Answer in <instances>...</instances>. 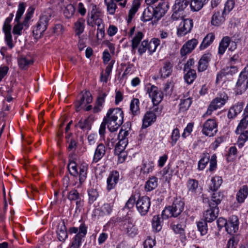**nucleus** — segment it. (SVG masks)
<instances>
[{
  "label": "nucleus",
  "instance_id": "obj_1",
  "mask_svg": "<svg viewBox=\"0 0 248 248\" xmlns=\"http://www.w3.org/2000/svg\"><path fill=\"white\" fill-rule=\"evenodd\" d=\"M104 121L111 132L116 131L124 121V113L121 108H110L108 111Z\"/></svg>",
  "mask_w": 248,
  "mask_h": 248
},
{
  "label": "nucleus",
  "instance_id": "obj_2",
  "mask_svg": "<svg viewBox=\"0 0 248 248\" xmlns=\"http://www.w3.org/2000/svg\"><path fill=\"white\" fill-rule=\"evenodd\" d=\"M68 169L70 174L74 177L79 176V180L80 184H82L85 180L87 177V171L88 166L86 164H82L79 167V171H78L77 165L75 161H70L68 165Z\"/></svg>",
  "mask_w": 248,
  "mask_h": 248
},
{
  "label": "nucleus",
  "instance_id": "obj_3",
  "mask_svg": "<svg viewBox=\"0 0 248 248\" xmlns=\"http://www.w3.org/2000/svg\"><path fill=\"white\" fill-rule=\"evenodd\" d=\"M184 202L180 199L175 200L171 206L165 208L162 212V215L167 217H176L179 216L184 210Z\"/></svg>",
  "mask_w": 248,
  "mask_h": 248
},
{
  "label": "nucleus",
  "instance_id": "obj_4",
  "mask_svg": "<svg viewBox=\"0 0 248 248\" xmlns=\"http://www.w3.org/2000/svg\"><path fill=\"white\" fill-rule=\"evenodd\" d=\"M121 226L122 231L130 237H133L138 233V229L129 217H126L121 221Z\"/></svg>",
  "mask_w": 248,
  "mask_h": 248
},
{
  "label": "nucleus",
  "instance_id": "obj_5",
  "mask_svg": "<svg viewBox=\"0 0 248 248\" xmlns=\"http://www.w3.org/2000/svg\"><path fill=\"white\" fill-rule=\"evenodd\" d=\"M228 100L226 93H223L220 94L219 97H216L210 103L206 113L210 115L212 112L224 105Z\"/></svg>",
  "mask_w": 248,
  "mask_h": 248
},
{
  "label": "nucleus",
  "instance_id": "obj_6",
  "mask_svg": "<svg viewBox=\"0 0 248 248\" xmlns=\"http://www.w3.org/2000/svg\"><path fill=\"white\" fill-rule=\"evenodd\" d=\"M136 207L141 216L148 213L151 205L150 199L147 196L140 198L136 202Z\"/></svg>",
  "mask_w": 248,
  "mask_h": 248
},
{
  "label": "nucleus",
  "instance_id": "obj_7",
  "mask_svg": "<svg viewBox=\"0 0 248 248\" xmlns=\"http://www.w3.org/2000/svg\"><path fill=\"white\" fill-rule=\"evenodd\" d=\"M182 20L177 29V34L178 36H184L190 32L193 27V21L189 18L184 19L183 17H181Z\"/></svg>",
  "mask_w": 248,
  "mask_h": 248
},
{
  "label": "nucleus",
  "instance_id": "obj_8",
  "mask_svg": "<svg viewBox=\"0 0 248 248\" xmlns=\"http://www.w3.org/2000/svg\"><path fill=\"white\" fill-rule=\"evenodd\" d=\"M236 87L240 92H244L248 88V67L245 68L240 74Z\"/></svg>",
  "mask_w": 248,
  "mask_h": 248
},
{
  "label": "nucleus",
  "instance_id": "obj_9",
  "mask_svg": "<svg viewBox=\"0 0 248 248\" xmlns=\"http://www.w3.org/2000/svg\"><path fill=\"white\" fill-rule=\"evenodd\" d=\"M217 124L213 119H208L203 126V134L209 137L213 136L217 132Z\"/></svg>",
  "mask_w": 248,
  "mask_h": 248
},
{
  "label": "nucleus",
  "instance_id": "obj_10",
  "mask_svg": "<svg viewBox=\"0 0 248 248\" xmlns=\"http://www.w3.org/2000/svg\"><path fill=\"white\" fill-rule=\"evenodd\" d=\"M214 193L212 195L211 200L207 198L203 199V202L205 203L207 202L208 205L218 207V205L220 203L223 198V194L220 191H213Z\"/></svg>",
  "mask_w": 248,
  "mask_h": 248
},
{
  "label": "nucleus",
  "instance_id": "obj_11",
  "mask_svg": "<svg viewBox=\"0 0 248 248\" xmlns=\"http://www.w3.org/2000/svg\"><path fill=\"white\" fill-rule=\"evenodd\" d=\"M238 218L236 216L231 217L227 222L225 227L226 231L230 234H233L238 230Z\"/></svg>",
  "mask_w": 248,
  "mask_h": 248
},
{
  "label": "nucleus",
  "instance_id": "obj_12",
  "mask_svg": "<svg viewBox=\"0 0 248 248\" xmlns=\"http://www.w3.org/2000/svg\"><path fill=\"white\" fill-rule=\"evenodd\" d=\"M208 206L209 208L203 214V217L205 220L208 222H211L217 218L219 210L218 207L211 205H208Z\"/></svg>",
  "mask_w": 248,
  "mask_h": 248
},
{
  "label": "nucleus",
  "instance_id": "obj_13",
  "mask_svg": "<svg viewBox=\"0 0 248 248\" xmlns=\"http://www.w3.org/2000/svg\"><path fill=\"white\" fill-rule=\"evenodd\" d=\"M148 93L150 97L152 98L154 105H157L162 100L163 93L159 91L156 87L152 86Z\"/></svg>",
  "mask_w": 248,
  "mask_h": 248
},
{
  "label": "nucleus",
  "instance_id": "obj_14",
  "mask_svg": "<svg viewBox=\"0 0 248 248\" xmlns=\"http://www.w3.org/2000/svg\"><path fill=\"white\" fill-rule=\"evenodd\" d=\"M169 9V4L167 2L163 1L159 3L155 10V20H158L160 19L166 13Z\"/></svg>",
  "mask_w": 248,
  "mask_h": 248
},
{
  "label": "nucleus",
  "instance_id": "obj_15",
  "mask_svg": "<svg viewBox=\"0 0 248 248\" xmlns=\"http://www.w3.org/2000/svg\"><path fill=\"white\" fill-rule=\"evenodd\" d=\"M11 26L10 24L4 23L3 27V31L5 34V41L8 47L12 49L14 46L13 42L12 36L11 33Z\"/></svg>",
  "mask_w": 248,
  "mask_h": 248
},
{
  "label": "nucleus",
  "instance_id": "obj_16",
  "mask_svg": "<svg viewBox=\"0 0 248 248\" xmlns=\"http://www.w3.org/2000/svg\"><path fill=\"white\" fill-rule=\"evenodd\" d=\"M211 55L210 53H206L202 56L198 62V72H203L207 69L211 60Z\"/></svg>",
  "mask_w": 248,
  "mask_h": 248
},
{
  "label": "nucleus",
  "instance_id": "obj_17",
  "mask_svg": "<svg viewBox=\"0 0 248 248\" xmlns=\"http://www.w3.org/2000/svg\"><path fill=\"white\" fill-rule=\"evenodd\" d=\"M119 179V173L117 171H113L107 179V189L110 190L114 188Z\"/></svg>",
  "mask_w": 248,
  "mask_h": 248
},
{
  "label": "nucleus",
  "instance_id": "obj_18",
  "mask_svg": "<svg viewBox=\"0 0 248 248\" xmlns=\"http://www.w3.org/2000/svg\"><path fill=\"white\" fill-rule=\"evenodd\" d=\"M197 44L198 40L196 39H192L187 41L181 49V55L185 56L190 53L195 48Z\"/></svg>",
  "mask_w": 248,
  "mask_h": 248
},
{
  "label": "nucleus",
  "instance_id": "obj_19",
  "mask_svg": "<svg viewBox=\"0 0 248 248\" xmlns=\"http://www.w3.org/2000/svg\"><path fill=\"white\" fill-rule=\"evenodd\" d=\"M189 1L190 0H176L173 6L174 13L172 15V17L174 19L175 14L178 12L185 10L189 4Z\"/></svg>",
  "mask_w": 248,
  "mask_h": 248
},
{
  "label": "nucleus",
  "instance_id": "obj_20",
  "mask_svg": "<svg viewBox=\"0 0 248 248\" xmlns=\"http://www.w3.org/2000/svg\"><path fill=\"white\" fill-rule=\"evenodd\" d=\"M57 233L58 238L60 241L64 242L67 238L68 234L64 220H61L58 223Z\"/></svg>",
  "mask_w": 248,
  "mask_h": 248
},
{
  "label": "nucleus",
  "instance_id": "obj_21",
  "mask_svg": "<svg viewBox=\"0 0 248 248\" xmlns=\"http://www.w3.org/2000/svg\"><path fill=\"white\" fill-rule=\"evenodd\" d=\"M101 13L100 10L96 8L95 5L93 6V9L90 13V16L88 18L87 22L89 26L94 27L95 20L101 19Z\"/></svg>",
  "mask_w": 248,
  "mask_h": 248
},
{
  "label": "nucleus",
  "instance_id": "obj_22",
  "mask_svg": "<svg viewBox=\"0 0 248 248\" xmlns=\"http://www.w3.org/2000/svg\"><path fill=\"white\" fill-rule=\"evenodd\" d=\"M172 72V64L170 62L164 63L163 66L159 71V74L161 78H166L169 77Z\"/></svg>",
  "mask_w": 248,
  "mask_h": 248
},
{
  "label": "nucleus",
  "instance_id": "obj_23",
  "mask_svg": "<svg viewBox=\"0 0 248 248\" xmlns=\"http://www.w3.org/2000/svg\"><path fill=\"white\" fill-rule=\"evenodd\" d=\"M106 152V147L102 143L98 144L95 149L93 158V162H97L105 155Z\"/></svg>",
  "mask_w": 248,
  "mask_h": 248
},
{
  "label": "nucleus",
  "instance_id": "obj_24",
  "mask_svg": "<svg viewBox=\"0 0 248 248\" xmlns=\"http://www.w3.org/2000/svg\"><path fill=\"white\" fill-rule=\"evenodd\" d=\"M154 19L155 22L157 20H155V13L154 8L152 6L146 8L143 12L141 20L144 22Z\"/></svg>",
  "mask_w": 248,
  "mask_h": 248
},
{
  "label": "nucleus",
  "instance_id": "obj_25",
  "mask_svg": "<svg viewBox=\"0 0 248 248\" xmlns=\"http://www.w3.org/2000/svg\"><path fill=\"white\" fill-rule=\"evenodd\" d=\"M156 119L155 114L151 111L147 112L143 119L142 127L146 128L151 125Z\"/></svg>",
  "mask_w": 248,
  "mask_h": 248
},
{
  "label": "nucleus",
  "instance_id": "obj_26",
  "mask_svg": "<svg viewBox=\"0 0 248 248\" xmlns=\"http://www.w3.org/2000/svg\"><path fill=\"white\" fill-rule=\"evenodd\" d=\"M248 195V187L247 185L243 186L236 194V199L238 202L242 203Z\"/></svg>",
  "mask_w": 248,
  "mask_h": 248
},
{
  "label": "nucleus",
  "instance_id": "obj_27",
  "mask_svg": "<svg viewBox=\"0 0 248 248\" xmlns=\"http://www.w3.org/2000/svg\"><path fill=\"white\" fill-rule=\"evenodd\" d=\"M208 0H191L190 7L193 11H198L206 3Z\"/></svg>",
  "mask_w": 248,
  "mask_h": 248
},
{
  "label": "nucleus",
  "instance_id": "obj_28",
  "mask_svg": "<svg viewBox=\"0 0 248 248\" xmlns=\"http://www.w3.org/2000/svg\"><path fill=\"white\" fill-rule=\"evenodd\" d=\"M243 106L241 104H238L231 107L229 110L228 117L229 119H233L239 114L242 110Z\"/></svg>",
  "mask_w": 248,
  "mask_h": 248
},
{
  "label": "nucleus",
  "instance_id": "obj_29",
  "mask_svg": "<svg viewBox=\"0 0 248 248\" xmlns=\"http://www.w3.org/2000/svg\"><path fill=\"white\" fill-rule=\"evenodd\" d=\"M186 72L184 79L187 84H191L197 77L196 71L194 69H189Z\"/></svg>",
  "mask_w": 248,
  "mask_h": 248
},
{
  "label": "nucleus",
  "instance_id": "obj_30",
  "mask_svg": "<svg viewBox=\"0 0 248 248\" xmlns=\"http://www.w3.org/2000/svg\"><path fill=\"white\" fill-rule=\"evenodd\" d=\"M215 35L212 33L208 34L203 39L200 45V49H204L208 46L214 41Z\"/></svg>",
  "mask_w": 248,
  "mask_h": 248
},
{
  "label": "nucleus",
  "instance_id": "obj_31",
  "mask_svg": "<svg viewBox=\"0 0 248 248\" xmlns=\"http://www.w3.org/2000/svg\"><path fill=\"white\" fill-rule=\"evenodd\" d=\"M171 227L174 232L176 233L179 234L182 238L185 237V232L183 225L179 223H176L174 221L171 223Z\"/></svg>",
  "mask_w": 248,
  "mask_h": 248
},
{
  "label": "nucleus",
  "instance_id": "obj_32",
  "mask_svg": "<svg viewBox=\"0 0 248 248\" xmlns=\"http://www.w3.org/2000/svg\"><path fill=\"white\" fill-rule=\"evenodd\" d=\"M230 43V38L229 37L226 36L223 38L219 44L218 47V53L222 55Z\"/></svg>",
  "mask_w": 248,
  "mask_h": 248
},
{
  "label": "nucleus",
  "instance_id": "obj_33",
  "mask_svg": "<svg viewBox=\"0 0 248 248\" xmlns=\"http://www.w3.org/2000/svg\"><path fill=\"white\" fill-rule=\"evenodd\" d=\"M18 63L20 68L26 69L33 63V61L31 59H28L25 57H21L18 60Z\"/></svg>",
  "mask_w": 248,
  "mask_h": 248
},
{
  "label": "nucleus",
  "instance_id": "obj_34",
  "mask_svg": "<svg viewBox=\"0 0 248 248\" xmlns=\"http://www.w3.org/2000/svg\"><path fill=\"white\" fill-rule=\"evenodd\" d=\"M140 5V3L138 1H134L131 8L129 11L128 13V18L127 19V23H129L131 22L132 19L135 16L136 13L137 12L139 7Z\"/></svg>",
  "mask_w": 248,
  "mask_h": 248
},
{
  "label": "nucleus",
  "instance_id": "obj_35",
  "mask_svg": "<svg viewBox=\"0 0 248 248\" xmlns=\"http://www.w3.org/2000/svg\"><path fill=\"white\" fill-rule=\"evenodd\" d=\"M248 124V114H244L243 118L240 121L235 132L237 134L241 133V131L246 128Z\"/></svg>",
  "mask_w": 248,
  "mask_h": 248
},
{
  "label": "nucleus",
  "instance_id": "obj_36",
  "mask_svg": "<svg viewBox=\"0 0 248 248\" xmlns=\"http://www.w3.org/2000/svg\"><path fill=\"white\" fill-rule=\"evenodd\" d=\"M157 186V179L155 177H152L147 181L145 188L147 191H150L155 189Z\"/></svg>",
  "mask_w": 248,
  "mask_h": 248
},
{
  "label": "nucleus",
  "instance_id": "obj_37",
  "mask_svg": "<svg viewBox=\"0 0 248 248\" xmlns=\"http://www.w3.org/2000/svg\"><path fill=\"white\" fill-rule=\"evenodd\" d=\"M106 96V93H103L97 97L96 106H94L93 109L94 113L98 112L101 110L100 107L102 106V104L104 102L105 98Z\"/></svg>",
  "mask_w": 248,
  "mask_h": 248
},
{
  "label": "nucleus",
  "instance_id": "obj_38",
  "mask_svg": "<svg viewBox=\"0 0 248 248\" xmlns=\"http://www.w3.org/2000/svg\"><path fill=\"white\" fill-rule=\"evenodd\" d=\"M211 184L210 185V189L212 191L217 190L221 186L222 180L220 177L215 176L211 180Z\"/></svg>",
  "mask_w": 248,
  "mask_h": 248
},
{
  "label": "nucleus",
  "instance_id": "obj_39",
  "mask_svg": "<svg viewBox=\"0 0 248 248\" xmlns=\"http://www.w3.org/2000/svg\"><path fill=\"white\" fill-rule=\"evenodd\" d=\"M143 36V33L141 31L138 32L135 36L134 37L133 39L132 40V50H135L138 46H139L140 42L142 39Z\"/></svg>",
  "mask_w": 248,
  "mask_h": 248
},
{
  "label": "nucleus",
  "instance_id": "obj_40",
  "mask_svg": "<svg viewBox=\"0 0 248 248\" xmlns=\"http://www.w3.org/2000/svg\"><path fill=\"white\" fill-rule=\"evenodd\" d=\"M224 19L219 12L214 14L212 16L211 23L213 25L218 26L223 22Z\"/></svg>",
  "mask_w": 248,
  "mask_h": 248
},
{
  "label": "nucleus",
  "instance_id": "obj_41",
  "mask_svg": "<svg viewBox=\"0 0 248 248\" xmlns=\"http://www.w3.org/2000/svg\"><path fill=\"white\" fill-rule=\"evenodd\" d=\"M92 120L88 118L83 121L80 120L77 125L82 130H90L91 127Z\"/></svg>",
  "mask_w": 248,
  "mask_h": 248
},
{
  "label": "nucleus",
  "instance_id": "obj_42",
  "mask_svg": "<svg viewBox=\"0 0 248 248\" xmlns=\"http://www.w3.org/2000/svg\"><path fill=\"white\" fill-rule=\"evenodd\" d=\"M84 20L79 19L75 23V29L77 35H80L83 32L84 29Z\"/></svg>",
  "mask_w": 248,
  "mask_h": 248
},
{
  "label": "nucleus",
  "instance_id": "obj_43",
  "mask_svg": "<svg viewBox=\"0 0 248 248\" xmlns=\"http://www.w3.org/2000/svg\"><path fill=\"white\" fill-rule=\"evenodd\" d=\"M210 160V155L208 153L203 154L202 157L198 163L199 169L202 170L205 168Z\"/></svg>",
  "mask_w": 248,
  "mask_h": 248
},
{
  "label": "nucleus",
  "instance_id": "obj_44",
  "mask_svg": "<svg viewBox=\"0 0 248 248\" xmlns=\"http://www.w3.org/2000/svg\"><path fill=\"white\" fill-rule=\"evenodd\" d=\"M159 44L160 40L157 38H154L150 42H148V51L150 53L152 54L155 52Z\"/></svg>",
  "mask_w": 248,
  "mask_h": 248
},
{
  "label": "nucleus",
  "instance_id": "obj_45",
  "mask_svg": "<svg viewBox=\"0 0 248 248\" xmlns=\"http://www.w3.org/2000/svg\"><path fill=\"white\" fill-rule=\"evenodd\" d=\"M207 222L205 220H202L197 223V227L202 235H205L207 233L208 228Z\"/></svg>",
  "mask_w": 248,
  "mask_h": 248
},
{
  "label": "nucleus",
  "instance_id": "obj_46",
  "mask_svg": "<svg viewBox=\"0 0 248 248\" xmlns=\"http://www.w3.org/2000/svg\"><path fill=\"white\" fill-rule=\"evenodd\" d=\"M75 11V7L73 5L70 4L65 7L63 11V14L66 18H70L73 16Z\"/></svg>",
  "mask_w": 248,
  "mask_h": 248
},
{
  "label": "nucleus",
  "instance_id": "obj_47",
  "mask_svg": "<svg viewBox=\"0 0 248 248\" xmlns=\"http://www.w3.org/2000/svg\"><path fill=\"white\" fill-rule=\"evenodd\" d=\"M192 103L191 99L189 97L184 99H181L180 103V109L181 111H185L190 107Z\"/></svg>",
  "mask_w": 248,
  "mask_h": 248
},
{
  "label": "nucleus",
  "instance_id": "obj_48",
  "mask_svg": "<svg viewBox=\"0 0 248 248\" xmlns=\"http://www.w3.org/2000/svg\"><path fill=\"white\" fill-rule=\"evenodd\" d=\"M139 100L137 98H134L130 103V110L134 115H136L139 112Z\"/></svg>",
  "mask_w": 248,
  "mask_h": 248
},
{
  "label": "nucleus",
  "instance_id": "obj_49",
  "mask_svg": "<svg viewBox=\"0 0 248 248\" xmlns=\"http://www.w3.org/2000/svg\"><path fill=\"white\" fill-rule=\"evenodd\" d=\"M198 181L195 179H189L187 182V187L189 191L195 192L198 187Z\"/></svg>",
  "mask_w": 248,
  "mask_h": 248
},
{
  "label": "nucleus",
  "instance_id": "obj_50",
  "mask_svg": "<svg viewBox=\"0 0 248 248\" xmlns=\"http://www.w3.org/2000/svg\"><path fill=\"white\" fill-rule=\"evenodd\" d=\"M105 2L107 6V10L109 13L113 15L117 8L116 3L112 0H105Z\"/></svg>",
  "mask_w": 248,
  "mask_h": 248
},
{
  "label": "nucleus",
  "instance_id": "obj_51",
  "mask_svg": "<svg viewBox=\"0 0 248 248\" xmlns=\"http://www.w3.org/2000/svg\"><path fill=\"white\" fill-rule=\"evenodd\" d=\"M89 196V203H93L98 197L99 194L96 190L94 189H91L88 190Z\"/></svg>",
  "mask_w": 248,
  "mask_h": 248
},
{
  "label": "nucleus",
  "instance_id": "obj_52",
  "mask_svg": "<svg viewBox=\"0 0 248 248\" xmlns=\"http://www.w3.org/2000/svg\"><path fill=\"white\" fill-rule=\"evenodd\" d=\"M25 9V6L24 3H19L18 5V10L16 13V17L15 20V22H16V23H19V20L24 12Z\"/></svg>",
  "mask_w": 248,
  "mask_h": 248
},
{
  "label": "nucleus",
  "instance_id": "obj_53",
  "mask_svg": "<svg viewBox=\"0 0 248 248\" xmlns=\"http://www.w3.org/2000/svg\"><path fill=\"white\" fill-rule=\"evenodd\" d=\"M152 226L156 232H158L161 229L160 217L158 216H154L152 219Z\"/></svg>",
  "mask_w": 248,
  "mask_h": 248
},
{
  "label": "nucleus",
  "instance_id": "obj_54",
  "mask_svg": "<svg viewBox=\"0 0 248 248\" xmlns=\"http://www.w3.org/2000/svg\"><path fill=\"white\" fill-rule=\"evenodd\" d=\"M80 197V194L77 190L73 189L68 192L67 198L71 201L78 200Z\"/></svg>",
  "mask_w": 248,
  "mask_h": 248
},
{
  "label": "nucleus",
  "instance_id": "obj_55",
  "mask_svg": "<svg viewBox=\"0 0 248 248\" xmlns=\"http://www.w3.org/2000/svg\"><path fill=\"white\" fill-rule=\"evenodd\" d=\"M45 31L42 26L39 24L35 29H34L32 31L33 35L35 39L40 38L42 35L43 32Z\"/></svg>",
  "mask_w": 248,
  "mask_h": 248
},
{
  "label": "nucleus",
  "instance_id": "obj_56",
  "mask_svg": "<svg viewBox=\"0 0 248 248\" xmlns=\"http://www.w3.org/2000/svg\"><path fill=\"white\" fill-rule=\"evenodd\" d=\"M112 210L110 204L105 203L101 207V215H109Z\"/></svg>",
  "mask_w": 248,
  "mask_h": 248
},
{
  "label": "nucleus",
  "instance_id": "obj_57",
  "mask_svg": "<svg viewBox=\"0 0 248 248\" xmlns=\"http://www.w3.org/2000/svg\"><path fill=\"white\" fill-rule=\"evenodd\" d=\"M148 41L147 40H144L141 42L138 49V52L140 55L145 53L147 50H148Z\"/></svg>",
  "mask_w": 248,
  "mask_h": 248
},
{
  "label": "nucleus",
  "instance_id": "obj_58",
  "mask_svg": "<svg viewBox=\"0 0 248 248\" xmlns=\"http://www.w3.org/2000/svg\"><path fill=\"white\" fill-rule=\"evenodd\" d=\"M154 167V165L153 162L149 163L148 164L144 163L141 168V170L143 173H149L153 170Z\"/></svg>",
  "mask_w": 248,
  "mask_h": 248
},
{
  "label": "nucleus",
  "instance_id": "obj_59",
  "mask_svg": "<svg viewBox=\"0 0 248 248\" xmlns=\"http://www.w3.org/2000/svg\"><path fill=\"white\" fill-rule=\"evenodd\" d=\"M125 147L122 145H121L118 142L115 148L114 152L115 154L119 155L120 160H121L122 156L123 154L124 153V150Z\"/></svg>",
  "mask_w": 248,
  "mask_h": 248
},
{
  "label": "nucleus",
  "instance_id": "obj_60",
  "mask_svg": "<svg viewBox=\"0 0 248 248\" xmlns=\"http://www.w3.org/2000/svg\"><path fill=\"white\" fill-rule=\"evenodd\" d=\"M24 24H20V23H16L14 26L13 30V33L14 34L20 35L21 34V31L23 28Z\"/></svg>",
  "mask_w": 248,
  "mask_h": 248
},
{
  "label": "nucleus",
  "instance_id": "obj_61",
  "mask_svg": "<svg viewBox=\"0 0 248 248\" xmlns=\"http://www.w3.org/2000/svg\"><path fill=\"white\" fill-rule=\"evenodd\" d=\"M180 137L179 131L177 128H175L172 132L171 138V144L173 145L175 144L177 141L178 139Z\"/></svg>",
  "mask_w": 248,
  "mask_h": 248
},
{
  "label": "nucleus",
  "instance_id": "obj_62",
  "mask_svg": "<svg viewBox=\"0 0 248 248\" xmlns=\"http://www.w3.org/2000/svg\"><path fill=\"white\" fill-rule=\"evenodd\" d=\"M224 73L225 75H231L235 73L237 71V68L236 67L232 66L230 67H227L223 69Z\"/></svg>",
  "mask_w": 248,
  "mask_h": 248
},
{
  "label": "nucleus",
  "instance_id": "obj_63",
  "mask_svg": "<svg viewBox=\"0 0 248 248\" xmlns=\"http://www.w3.org/2000/svg\"><path fill=\"white\" fill-rule=\"evenodd\" d=\"M217 168V156L215 154L213 155L210 160L209 170L212 171Z\"/></svg>",
  "mask_w": 248,
  "mask_h": 248
},
{
  "label": "nucleus",
  "instance_id": "obj_64",
  "mask_svg": "<svg viewBox=\"0 0 248 248\" xmlns=\"http://www.w3.org/2000/svg\"><path fill=\"white\" fill-rule=\"evenodd\" d=\"M155 244V240L151 238H148L144 241V248H152Z\"/></svg>",
  "mask_w": 248,
  "mask_h": 248
}]
</instances>
